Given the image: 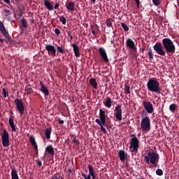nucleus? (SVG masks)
Instances as JSON below:
<instances>
[{
    "label": "nucleus",
    "instance_id": "f257e3e1",
    "mask_svg": "<svg viewBox=\"0 0 179 179\" xmlns=\"http://www.w3.org/2000/svg\"><path fill=\"white\" fill-rule=\"evenodd\" d=\"M147 89L148 92L157 93V94H160V93H162V87H160V83L156 78H150L147 83Z\"/></svg>",
    "mask_w": 179,
    "mask_h": 179
},
{
    "label": "nucleus",
    "instance_id": "f03ea898",
    "mask_svg": "<svg viewBox=\"0 0 179 179\" xmlns=\"http://www.w3.org/2000/svg\"><path fill=\"white\" fill-rule=\"evenodd\" d=\"M162 45H164V48L168 55H169V54L173 55L176 52V45L169 38L162 39Z\"/></svg>",
    "mask_w": 179,
    "mask_h": 179
},
{
    "label": "nucleus",
    "instance_id": "7ed1b4c3",
    "mask_svg": "<svg viewBox=\"0 0 179 179\" xmlns=\"http://www.w3.org/2000/svg\"><path fill=\"white\" fill-rule=\"evenodd\" d=\"M159 154L157 152H148V155H145L144 157V162L146 163V164H149L150 163L153 166L159 163Z\"/></svg>",
    "mask_w": 179,
    "mask_h": 179
},
{
    "label": "nucleus",
    "instance_id": "20e7f679",
    "mask_svg": "<svg viewBox=\"0 0 179 179\" xmlns=\"http://www.w3.org/2000/svg\"><path fill=\"white\" fill-rule=\"evenodd\" d=\"M141 128L143 132H149L150 131V117L145 116L143 113H141Z\"/></svg>",
    "mask_w": 179,
    "mask_h": 179
},
{
    "label": "nucleus",
    "instance_id": "39448f33",
    "mask_svg": "<svg viewBox=\"0 0 179 179\" xmlns=\"http://www.w3.org/2000/svg\"><path fill=\"white\" fill-rule=\"evenodd\" d=\"M152 48L154 51H155V52L158 55H162V57H164L166 54H167V52H166V49H164L163 43L162 44V43L157 42Z\"/></svg>",
    "mask_w": 179,
    "mask_h": 179
},
{
    "label": "nucleus",
    "instance_id": "423d86ee",
    "mask_svg": "<svg viewBox=\"0 0 179 179\" xmlns=\"http://www.w3.org/2000/svg\"><path fill=\"white\" fill-rule=\"evenodd\" d=\"M143 106L144 107V109L141 112V114L143 113V115H145V111L148 114H152L155 111V109L153 108V104H152V102L149 101H143Z\"/></svg>",
    "mask_w": 179,
    "mask_h": 179
},
{
    "label": "nucleus",
    "instance_id": "0eeeda50",
    "mask_svg": "<svg viewBox=\"0 0 179 179\" xmlns=\"http://www.w3.org/2000/svg\"><path fill=\"white\" fill-rule=\"evenodd\" d=\"M138 148H139V140L136 137L132 138L130 142V149H132L131 152H135L136 153H138Z\"/></svg>",
    "mask_w": 179,
    "mask_h": 179
},
{
    "label": "nucleus",
    "instance_id": "6e6552de",
    "mask_svg": "<svg viewBox=\"0 0 179 179\" xmlns=\"http://www.w3.org/2000/svg\"><path fill=\"white\" fill-rule=\"evenodd\" d=\"M114 114L117 121H122V106L121 105H117L115 107Z\"/></svg>",
    "mask_w": 179,
    "mask_h": 179
},
{
    "label": "nucleus",
    "instance_id": "1a4fd4ad",
    "mask_svg": "<svg viewBox=\"0 0 179 179\" xmlns=\"http://www.w3.org/2000/svg\"><path fill=\"white\" fill-rule=\"evenodd\" d=\"M14 101L20 115H23V114H24V106L23 105V101L19 99H15Z\"/></svg>",
    "mask_w": 179,
    "mask_h": 179
},
{
    "label": "nucleus",
    "instance_id": "9d476101",
    "mask_svg": "<svg viewBox=\"0 0 179 179\" xmlns=\"http://www.w3.org/2000/svg\"><path fill=\"white\" fill-rule=\"evenodd\" d=\"M1 142L4 148H8L9 146V134L6 132V130L4 129L3 134L1 135Z\"/></svg>",
    "mask_w": 179,
    "mask_h": 179
},
{
    "label": "nucleus",
    "instance_id": "9b49d317",
    "mask_svg": "<svg viewBox=\"0 0 179 179\" xmlns=\"http://www.w3.org/2000/svg\"><path fill=\"white\" fill-rule=\"evenodd\" d=\"M45 50L48 52V55L51 57H55L57 55V49H55V46L51 45V44H48L45 45Z\"/></svg>",
    "mask_w": 179,
    "mask_h": 179
},
{
    "label": "nucleus",
    "instance_id": "f8f14e48",
    "mask_svg": "<svg viewBox=\"0 0 179 179\" xmlns=\"http://www.w3.org/2000/svg\"><path fill=\"white\" fill-rule=\"evenodd\" d=\"M126 45L127 48H131L133 52H136V46L135 45V42L131 38H128L126 41Z\"/></svg>",
    "mask_w": 179,
    "mask_h": 179
},
{
    "label": "nucleus",
    "instance_id": "ddd939ff",
    "mask_svg": "<svg viewBox=\"0 0 179 179\" xmlns=\"http://www.w3.org/2000/svg\"><path fill=\"white\" fill-rule=\"evenodd\" d=\"M99 55L103 59L104 62H109L108 57L107 56V52L104 49V48H99Z\"/></svg>",
    "mask_w": 179,
    "mask_h": 179
},
{
    "label": "nucleus",
    "instance_id": "4468645a",
    "mask_svg": "<svg viewBox=\"0 0 179 179\" xmlns=\"http://www.w3.org/2000/svg\"><path fill=\"white\" fill-rule=\"evenodd\" d=\"M39 86L41 87L40 90L42 92L45 96V97H47L50 95V91L48 90V88L44 85V83L41 81L39 83Z\"/></svg>",
    "mask_w": 179,
    "mask_h": 179
},
{
    "label": "nucleus",
    "instance_id": "2eb2a0df",
    "mask_svg": "<svg viewBox=\"0 0 179 179\" xmlns=\"http://www.w3.org/2000/svg\"><path fill=\"white\" fill-rule=\"evenodd\" d=\"M29 142L31 143L33 148L35 149V152L36 155L38 154V146L37 145V143L36 142V137L34 136H31L29 138Z\"/></svg>",
    "mask_w": 179,
    "mask_h": 179
},
{
    "label": "nucleus",
    "instance_id": "dca6fc26",
    "mask_svg": "<svg viewBox=\"0 0 179 179\" xmlns=\"http://www.w3.org/2000/svg\"><path fill=\"white\" fill-rule=\"evenodd\" d=\"M103 104L107 107V108H111V106H113V100L110 96H107L104 101Z\"/></svg>",
    "mask_w": 179,
    "mask_h": 179
},
{
    "label": "nucleus",
    "instance_id": "f3484780",
    "mask_svg": "<svg viewBox=\"0 0 179 179\" xmlns=\"http://www.w3.org/2000/svg\"><path fill=\"white\" fill-rule=\"evenodd\" d=\"M43 3L48 10H54V6L52 5V3H51V1H50V0H44Z\"/></svg>",
    "mask_w": 179,
    "mask_h": 179
},
{
    "label": "nucleus",
    "instance_id": "a211bd4d",
    "mask_svg": "<svg viewBox=\"0 0 179 179\" xmlns=\"http://www.w3.org/2000/svg\"><path fill=\"white\" fill-rule=\"evenodd\" d=\"M73 50L74 52V55L77 58H79L80 57V52L79 51V46L75 43L72 45Z\"/></svg>",
    "mask_w": 179,
    "mask_h": 179
},
{
    "label": "nucleus",
    "instance_id": "6ab92c4d",
    "mask_svg": "<svg viewBox=\"0 0 179 179\" xmlns=\"http://www.w3.org/2000/svg\"><path fill=\"white\" fill-rule=\"evenodd\" d=\"M75 2H70L69 3H66V8L67 10L69 12H75Z\"/></svg>",
    "mask_w": 179,
    "mask_h": 179
},
{
    "label": "nucleus",
    "instance_id": "aec40b11",
    "mask_svg": "<svg viewBox=\"0 0 179 179\" xmlns=\"http://www.w3.org/2000/svg\"><path fill=\"white\" fill-rule=\"evenodd\" d=\"M0 31L3 36H8V31H6V29L5 28V25H3V23L0 21Z\"/></svg>",
    "mask_w": 179,
    "mask_h": 179
},
{
    "label": "nucleus",
    "instance_id": "412c9836",
    "mask_svg": "<svg viewBox=\"0 0 179 179\" xmlns=\"http://www.w3.org/2000/svg\"><path fill=\"white\" fill-rule=\"evenodd\" d=\"M45 152L48 153V155H50V156H54L55 155V151H54V147L52 145H48L45 148Z\"/></svg>",
    "mask_w": 179,
    "mask_h": 179
},
{
    "label": "nucleus",
    "instance_id": "4be33fe9",
    "mask_svg": "<svg viewBox=\"0 0 179 179\" xmlns=\"http://www.w3.org/2000/svg\"><path fill=\"white\" fill-rule=\"evenodd\" d=\"M118 155H119L120 160L121 162H125V159H127V156L125 155V151H124V150H120L118 152Z\"/></svg>",
    "mask_w": 179,
    "mask_h": 179
},
{
    "label": "nucleus",
    "instance_id": "5701e85b",
    "mask_svg": "<svg viewBox=\"0 0 179 179\" xmlns=\"http://www.w3.org/2000/svg\"><path fill=\"white\" fill-rule=\"evenodd\" d=\"M90 84L94 89L97 90L99 89V87H97V81L96 80V78H92L90 79Z\"/></svg>",
    "mask_w": 179,
    "mask_h": 179
},
{
    "label": "nucleus",
    "instance_id": "b1692460",
    "mask_svg": "<svg viewBox=\"0 0 179 179\" xmlns=\"http://www.w3.org/2000/svg\"><path fill=\"white\" fill-rule=\"evenodd\" d=\"M95 122H96V124H98V125H99V127H104V125L106 126L107 124H106V118L96 119Z\"/></svg>",
    "mask_w": 179,
    "mask_h": 179
},
{
    "label": "nucleus",
    "instance_id": "393cba45",
    "mask_svg": "<svg viewBox=\"0 0 179 179\" xmlns=\"http://www.w3.org/2000/svg\"><path fill=\"white\" fill-rule=\"evenodd\" d=\"M51 132H52V129L51 127L45 129V135L46 139H50L51 138Z\"/></svg>",
    "mask_w": 179,
    "mask_h": 179
},
{
    "label": "nucleus",
    "instance_id": "a878e982",
    "mask_svg": "<svg viewBox=\"0 0 179 179\" xmlns=\"http://www.w3.org/2000/svg\"><path fill=\"white\" fill-rule=\"evenodd\" d=\"M11 178L19 179V176L17 175V171H16V169L15 168H13L11 169Z\"/></svg>",
    "mask_w": 179,
    "mask_h": 179
},
{
    "label": "nucleus",
    "instance_id": "bb28decb",
    "mask_svg": "<svg viewBox=\"0 0 179 179\" xmlns=\"http://www.w3.org/2000/svg\"><path fill=\"white\" fill-rule=\"evenodd\" d=\"M106 110L102 108L99 109V119H103L106 118Z\"/></svg>",
    "mask_w": 179,
    "mask_h": 179
},
{
    "label": "nucleus",
    "instance_id": "cd10ccee",
    "mask_svg": "<svg viewBox=\"0 0 179 179\" xmlns=\"http://www.w3.org/2000/svg\"><path fill=\"white\" fill-rule=\"evenodd\" d=\"M25 91L27 92V94H30V93H33V89L31 88V85H28L26 87H25Z\"/></svg>",
    "mask_w": 179,
    "mask_h": 179
},
{
    "label": "nucleus",
    "instance_id": "c85d7f7f",
    "mask_svg": "<svg viewBox=\"0 0 179 179\" xmlns=\"http://www.w3.org/2000/svg\"><path fill=\"white\" fill-rule=\"evenodd\" d=\"M169 110L171 113H174L177 110V106L175 103H172L169 106Z\"/></svg>",
    "mask_w": 179,
    "mask_h": 179
},
{
    "label": "nucleus",
    "instance_id": "c756f323",
    "mask_svg": "<svg viewBox=\"0 0 179 179\" xmlns=\"http://www.w3.org/2000/svg\"><path fill=\"white\" fill-rule=\"evenodd\" d=\"M88 169H89V176L91 177L92 175L94 174V169H93V166L92 165L89 164L88 165Z\"/></svg>",
    "mask_w": 179,
    "mask_h": 179
},
{
    "label": "nucleus",
    "instance_id": "7c9ffc66",
    "mask_svg": "<svg viewBox=\"0 0 179 179\" xmlns=\"http://www.w3.org/2000/svg\"><path fill=\"white\" fill-rule=\"evenodd\" d=\"M111 18H108L106 21L107 27H113V23L111 22Z\"/></svg>",
    "mask_w": 179,
    "mask_h": 179
},
{
    "label": "nucleus",
    "instance_id": "2f4dec72",
    "mask_svg": "<svg viewBox=\"0 0 179 179\" xmlns=\"http://www.w3.org/2000/svg\"><path fill=\"white\" fill-rule=\"evenodd\" d=\"M21 24L22 27H24V29H27V21H26V19L22 18L21 20Z\"/></svg>",
    "mask_w": 179,
    "mask_h": 179
},
{
    "label": "nucleus",
    "instance_id": "473e14b6",
    "mask_svg": "<svg viewBox=\"0 0 179 179\" xmlns=\"http://www.w3.org/2000/svg\"><path fill=\"white\" fill-rule=\"evenodd\" d=\"M124 87H125V89H124L125 93H126L127 94H131V91H129L130 89H131V87H129V85L125 84V85H124Z\"/></svg>",
    "mask_w": 179,
    "mask_h": 179
},
{
    "label": "nucleus",
    "instance_id": "72a5a7b5",
    "mask_svg": "<svg viewBox=\"0 0 179 179\" xmlns=\"http://www.w3.org/2000/svg\"><path fill=\"white\" fill-rule=\"evenodd\" d=\"M120 24H121L122 29L124 30V31H128L129 30V27H128L125 23L121 22Z\"/></svg>",
    "mask_w": 179,
    "mask_h": 179
},
{
    "label": "nucleus",
    "instance_id": "f704fd0d",
    "mask_svg": "<svg viewBox=\"0 0 179 179\" xmlns=\"http://www.w3.org/2000/svg\"><path fill=\"white\" fill-rule=\"evenodd\" d=\"M57 50L58 52H60L61 54H65V50L62 48V46H57Z\"/></svg>",
    "mask_w": 179,
    "mask_h": 179
},
{
    "label": "nucleus",
    "instance_id": "c9c22d12",
    "mask_svg": "<svg viewBox=\"0 0 179 179\" xmlns=\"http://www.w3.org/2000/svg\"><path fill=\"white\" fill-rule=\"evenodd\" d=\"M72 142H73V143H74L75 145H77V146H79V145H80V143L79 142V141L78 140V138H76V137L73 138Z\"/></svg>",
    "mask_w": 179,
    "mask_h": 179
},
{
    "label": "nucleus",
    "instance_id": "e433bc0d",
    "mask_svg": "<svg viewBox=\"0 0 179 179\" xmlns=\"http://www.w3.org/2000/svg\"><path fill=\"white\" fill-rule=\"evenodd\" d=\"M59 20H60V22H62V24H66V18H65V17L60 16Z\"/></svg>",
    "mask_w": 179,
    "mask_h": 179
},
{
    "label": "nucleus",
    "instance_id": "4c0bfd02",
    "mask_svg": "<svg viewBox=\"0 0 179 179\" xmlns=\"http://www.w3.org/2000/svg\"><path fill=\"white\" fill-rule=\"evenodd\" d=\"M148 55V57H149L150 59H153V52L152 50V48L149 49Z\"/></svg>",
    "mask_w": 179,
    "mask_h": 179
},
{
    "label": "nucleus",
    "instance_id": "58836bf2",
    "mask_svg": "<svg viewBox=\"0 0 179 179\" xmlns=\"http://www.w3.org/2000/svg\"><path fill=\"white\" fill-rule=\"evenodd\" d=\"M9 124L10 127L15 125V122H13V116L12 115H10L9 118Z\"/></svg>",
    "mask_w": 179,
    "mask_h": 179
},
{
    "label": "nucleus",
    "instance_id": "ea45409f",
    "mask_svg": "<svg viewBox=\"0 0 179 179\" xmlns=\"http://www.w3.org/2000/svg\"><path fill=\"white\" fill-rule=\"evenodd\" d=\"M4 37H6L7 38L6 43H9V44H12V40L10 39V36H9V32H8L7 36H4Z\"/></svg>",
    "mask_w": 179,
    "mask_h": 179
},
{
    "label": "nucleus",
    "instance_id": "a19ab883",
    "mask_svg": "<svg viewBox=\"0 0 179 179\" xmlns=\"http://www.w3.org/2000/svg\"><path fill=\"white\" fill-rule=\"evenodd\" d=\"M157 176H163V170L158 169L156 170Z\"/></svg>",
    "mask_w": 179,
    "mask_h": 179
},
{
    "label": "nucleus",
    "instance_id": "79ce46f5",
    "mask_svg": "<svg viewBox=\"0 0 179 179\" xmlns=\"http://www.w3.org/2000/svg\"><path fill=\"white\" fill-rule=\"evenodd\" d=\"M152 3L155 6H159L160 5V0H152Z\"/></svg>",
    "mask_w": 179,
    "mask_h": 179
},
{
    "label": "nucleus",
    "instance_id": "37998d69",
    "mask_svg": "<svg viewBox=\"0 0 179 179\" xmlns=\"http://www.w3.org/2000/svg\"><path fill=\"white\" fill-rule=\"evenodd\" d=\"M52 179H61V176H59V174L56 173L52 175Z\"/></svg>",
    "mask_w": 179,
    "mask_h": 179
},
{
    "label": "nucleus",
    "instance_id": "c03bdc74",
    "mask_svg": "<svg viewBox=\"0 0 179 179\" xmlns=\"http://www.w3.org/2000/svg\"><path fill=\"white\" fill-rule=\"evenodd\" d=\"M4 15L5 16L8 17V16H10V10H8V9H5L4 10Z\"/></svg>",
    "mask_w": 179,
    "mask_h": 179
},
{
    "label": "nucleus",
    "instance_id": "a18cd8bd",
    "mask_svg": "<svg viewBox=\"0 0 179 179\" xmlns=\"http://www.w3.org/2000/svg\"><path fill=\"white\" fill-rule=\"evenodd\" d=\"M2 94H3V96L4 99L6 98L8 92H6V90L5 88H3Z\"/></svg>",
    "mask_w": 179,
    "mask_h": 179
},
{
    "label": "nucleus",
    "instance_id": "49530a36",
    "mask_svg": "<svg viewBox=\"0 0 179 179\" xmlns=\"http://www.w3.org/2000/svg\"><path fill=\"white\" fill-rule=\"evenodd\" d=\"M55 33L57 36H59V34H61V31L59 30V29L58 28H56L55 29Z\"/></svg>",
    "mask_w": 179,
    "mask_h": 179
},
{
    "label": "nucleus",
    "instance_id": "de8ad7c7",
    "mask_svg": "<svg viewBox=\"0 0 179 179\" xmlns=\"http://www.w3.org/2000/svg\"><path fill=\"white\" fill-rule=\"evenodd\" d=\"M83 177H84L85 179H92V177L90 175L86 176L85 173H82Z\"/></svg>",
    "mask_w": 179,
    "mask_h": 179
},
{
    "label": "nucleus",
    "instance_id": "09e8293b",
    "mask_svg": "<svg viewBox=\"0 0 179 179\" xmlns=\"http://www.w3.org/2000/svg\"><path fill=\"white\" fill-rule=\"evenodd\" d=\"M101 131H102L103 134H107V131L106 130V128H104V126H101Z\"/></svg>",
    "mask_w": 179,
    "mask_h": 179
},
{
    "label": "nucleus",
    "instance_id": "8fccbe9b",
    "mask_svg": "<svg viewBox=\"0 0 179 179\" xmlns=\"http://www.w3.org/2000/svg\"><path fill=\"white\" fill-rule=\"evenodd\" d=\"M135 1L137 5L138 9H139V8H141V1H139V0H135Z\"/></svg>",
    "mask_w": 179,
    "mask_h": 179
},
{
    "label": "nucleus",
    "instance_id": "3c124183",
    "mask_svg": "<svg viewBox=\"0 0 179 179\" xmlns=\"http://www.w3.org/2000/svg\"><path fill=\"white\" fill-rule=\"evenodd\" d=\"M59 8V3L56 2L55 6H53V9H58Z\"/></svg>",
    "mask_w": 179,
    "mask_h": 179
},
{
    "label": "nucleus",
    "instance_id": "603ef678",
    "mask_svg": "<svg viewBox=\"0 0 179 179\" xmlns=\"http://www.w3.org/2000/svg\"><path fill=\"white\" fill-rule=\"evenodd\" d=\"M12 128V131H13V132H16V131H17V129H16V127H15V124L13 126H10Z\"/></svg>",
    "mask_w": 179,
    "mask_h": 179
},
{
    "label": "nucleus",
    "instance_id": "864d4df0",
    "mask_svg": "<svg viewBox=\"0 0 179 179\" xmlns=\"http://www.w3.org/2000/svg\"><path fill=\"white\" fill-rule=\"evenodd\" d=\"M37 164H38L39 167H41V166H43V162H41V161L40 160L37 161Z\"/></svg>",
    "mask_w": 179,
    "mask_h": 179
},
{
    "label": "nucleus",
    "instance_id": "5fc2aeb1",
    "mask_svg": "<svg viewBox=\"0 0 179 179\" xmlns=\"http://www.w3.org/2000/svg\"><path fill=\"white\" fill-rule=\"evenodd\" d=\"M105 127H106L107 129H110V128H111V127L110 126L109 124H107L105 125Z\"/></svg>",
    "mask_w": 179,
    "mask_h": 179
},
{
    "label": "nucleus",
    "instance_id": "6e6d98bb",
    "mask_svg": "<svg viewBox=\"0 0 179 179\" xmlns=\"http://www.w3.org/2000/svg\"><path fill=\"white\" fill-rule=\"evenodd\" d=\"M59 124H64V120H61L60 119H59Z\"/></svg>",
    "mask_w": 179,
    "mask_h": 179
},
{
    "label": "nucleus",
    "instance_id": "4d7b16f0",
    "mask_svg": "<svg viewBox=\"0 0 179 179\" xmlns=\"http://www.w3.org/2000/svg\"><path fill=\"white\" fill-rule=\"evenodd\" d=\"M91 176L92 177L93 179H96V175L94 173L91 175Z\"/></svg>",
    "mask_w": 179,
    "mask_h": 179
},
{
    "label": "nucleus",
    "instance_id": "13d9d810",
    "mask_svg": "<svg viewBox=\"0 0 179 179\" xmlns=\"http://www.w3.org/2000/svg\"><path fill=\"white\" fill-rule=\"evenodd\" d=\"M92 34L94 35V36H96V31L94 30H92Z\"/></svg>",
    "mask_w": 179,
    "mask_h": 179
},
{
    "label": "nucleus",
    "instance_id": "bf43d9fd",
    "mask_svg": "<svg viewBox=\"0 0 179 179\" xmlns=\"http://www.w3.org/2000/svg\"><path fill=\"white\" fill-rule=\"evenodd\" d=\"M3 1H4V2H6V3H9V2H10V0H3Z\"/></svg>",
    "mask_w": 179,
    "mask_h": 179
},
{
    "label": "nucleus",
    "instance_id": "052dcab7",
    "mask_svg": "<svg viewBox=\"0 0 179 179\" xmlns=\"http://www.w3.org/2000/svg\"><path fill=\"white\" fill-rule=\"evenodd\" d=\"M131 138H136V136H135V134H131Z\"/></svg>",
    "mask_w": 179,
    "mask_h": 179
},
{
    "label": "nucleus",
    "instance_id": "680f3d73",
    "mask_svg": "<svg viewBox=\"0 0 179 179\" xmlns=\"http://www.w3.org/2000/svg\"><path fill=\"white\" fill-rule=\"evenodd\" d=\"M69 37H70V40H73V36H72V35H70Z\"/></svg>",
    "mask_w": 179,
    "mask_h": 179
},
{
    "label": "nucleus",
    "instance_id": "e2e57ef3",
    "mask_svg": "<svg viewBox=\"0 0 179 179\" xmlns=\"http://www.w3.org/2000/svg\"><path fill=\"white\" fill-rule=\"evenodd\" d=\"M91 2H92V3H96V0H91Z\"/></svg>",
    "mask_w": 179,
    "mask_h": 179
},
{
    "label": "nucleus",
    "instance_id": "0e129e2a",
    "mask_svg": "<svg viewBox=\"0 0 179 179\" xmlns=\"http://www.w3.org/2000/svg\"><path fill=\"white\" fill-rule=\"evenodd\" d=\"M67 34H68V36H71V32H70V31H67Z\"/></svg>",
    "mask_w": 179,
    "mask_h": 179
},
{
    "label": "nucleus",
    "instance_id": "69168bd1",
    "mask_svg": "<svg viewBox=\"0 0 179 179\" xmlns=\"http://www.w3.org/2000/svg\"><path fill=\"white\" fill-rule=\"evenodd\" d=\"M69 173H72V169H69Z\"/></svg>",
    "mask_w": 179,
    "mask_h": 179
},
{
    "label": "nucleus",
    "instance_id": "338daca9",
    "mask_svg": "<svg viewBox=\"0 0 179 179\" xmlns=\"http://www.w3.org/2000/svg\"><path fill=\"white\" fill-rule=\"evenodd\" d=\"M0 41H1V43H3V39H1V38H0Z\"/></svg>",
    "mask_w": 179,
    "mask_h": 179
},
{
    "label": "nucleus",
    "instance_id": "774afa93",
    "mask_svg": "<svg viewBox=\"0 0 179 179\" xmlns=\"http://www.w3.org/2000/svg\"><path fill=\"white\" fill-rule=\"evenodd\" d=\"M137 179H143V178H137Z\"/></svg>",
    "mask_w": 179,
    "mask_h": 179
}]
</instances>
